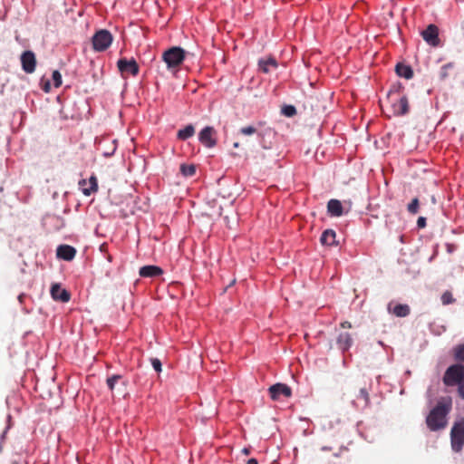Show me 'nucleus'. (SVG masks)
Instances as JSON below:
<instances>
[{
	"label": "nucleus",
	"instance_id": "f257e3e1",
	"mask_svg": "<svg viewBox=\"0 0 464 464\" xmlns=\"http://www.w3.org/2000/svg\"><path fill=\"white\" fill-rule=\"evenodd\" d=\"M450 409V401H439L427 416L426 423L428 428L432 431L444 429L447 425L446 418Z\"/></svg>",
	"mask_w": 464,
	"mask_h": 464
},
{
	"label": "nucleus",
	"instance_id": "f03ea898",
	"mask_svg": "<svg viewBox=\"0 0 464 464\" xmlns=\"http://www.w3.org/2000/svg\"><path fill=\"white\" fill-rule=\"evenodd\" d=\"M186 57V51L179 46H173L164 51L162 60L166 63L168 70L176 72Z\"/></svg>",
	"mask_w": 464,
	"mask_h": 464
},
{
	"label": "nucleus",
	"instance_id": "7ed1b4c3",
	"mask_svg": "<svg viewBox=\"0 0 464 464\" xmlns=\"http://www.w3.org/2000/svg\"><path fill=\"white\" fill-rule=\"evenodd\" d=\"M388 100L391 102L392 112L396 116H402L409 111V102L405 95L401 94L400 89L391 90L388 93Z\"/></svg>",
	"mask_w": 464,
	"mask_h": 464
},
{
	"label": "nucleus",
	"instance_id": "20e7f679",
	"mask_svg": "<svg viewBox=\"0 0 464 464\" xmlns=\"http://www.w3.org/2000/svg\"><path fill=\"white\" fill-rule=\"evenodd\" d=\"M464 379V365L456 363L450 365L444 372L442 381L448 387L456 386Z\"/></svg>",
	"mask_w": 464,
	"mask_h": 464
},
{
	"label": "nucleus",
	"instance_id": "39448f33",
	"mask_svg": "<svg viewBox=\"0 0 464 464\" xmlns=\"http://www.w3.org/2000/svg\"><path fill=\"white\" fill-rule=\"evenodd\" d=\"M451 448L454 451L459 452L464 445V419L456 421L450 431Z\"/></svg>",
	"mask_w": 464,
	"mask_h": 464
},
{
	"label": "nucleus",
	"instance_id": "423d86ee",
	"mask_svg": "<svg viewBox=\"0 0 464 464\" xmlns=\"http://www.w3.org/2000/svg\"><path fill=\"white\" fill-rule=\"evenodd\" d=\"M112 43L111 34L105 29H102L95 33L92 36V46L97 52L107 50Z\"/></svg>",
	"mask_w": 464,
	"mask_h": 464
},
{
	"label": "nucleus",
	"instance_id": "0eeeda50",
	"mask_svg": "<svg viewBox=\"0 0 464 464\" xmlns=\"http://www.w3.org/2000/svg\"><path fill=\"white\" fill-rule=\"evenodd\" d=\"M268 392L274 401H279L282 397L289 398L292 395L291 388L285 383H276L268 389Z\"/></svg>",
	"mask_w": 464,
	"mask_h": 464
},
{
	"label": "nucleus",
	"instance_id": "6e6552de",
	"mask_svg": "<svg viewBox=\"0 0 464 464\" xmlns=\"http://www.w3.org/2000/svg\"><path fill=\"white\" fill-rule=\"evenodd\" d=\"M423 40L430 45L437 47L440 44L439 28L435 24H429L425 30L421 32Z\"/></svg>",
	"mask_w": 464,
	"mask_h": 464
},
{
	"label": "nucleus",
	"instance_id": "1a4fd4ad",
	"mask_svg": "<svg viewBox=\"0 0 464 464\" xmlns=\"http://www.w3.org/2000/svg\"><path fill=\"white\" fill-rule=\"evenodd\" d=\"M117 67L122 74L130 73L133 76L138 75L140 71L139 65L133 58L130 60H127L126 58L120 59L117 62Z\"/></svg>",
	"mask_w": 464,
	"mask_h": 464
},
{
	"label": "nucleus",
	"instance_id": "9d476101",
	"mask_svg": "<svg viewBox=\"0 0 464 464\" xmlns=\"http://www.w3.org/2000/svg\"><path fill=\"white\" fill-rule=\"evenodd\" d=\"M216 130L213 127L207 126L198 134L199 141L207 148H213L217 144Z\"/></svg>",
	"mask_w": 464,
	"mask_h": 464
},
{
	"label": "nucleus",
	"instance_id": "9b49d317",
	"mask_svg": "<svg viewBox=\"0 0 464 464\" xmlns=\"http://www.w3.org/2000/svg\"><path fill=\"white\" fill-rule=\"evenodd\" d=\"M22 68L26 73H33L36 67V58L32 51H25L21 55Z\"/></svg>",
	"mask_w": 464,
	"mask_h": 464
},
{
	"label": "nucleus",
	"instance_id": "f8f14e48",
	"mask_svg": "<svg viewBox=\"0 0 464 464\" xmlns=\"http://www.w3.org/2000/svg\"><path fill=\"white\" fill-rule=\"evenodd\" d=\"M78 185L85 196H91L98 190V180L95 175H92L88 180L84 179L79 180Z\"/></svg>",
	"mask_w": 464,
	"mask_h": 464
},
{
	"label": "nucleus",
	"instance_id": "ddd939ff",
	"mask_svg": "<svg viewBox=\"0 0 464 464\" xmlns=\"http://www.w3.org/2000/svg\"><path fill=\"white\" fill-rule=\"evenodd\" d=\"M51 295L53 300L60 301L63 303L69 302L71 298L70 293L66 289L62 288L59 284H53L52 285Z\"/></svg>",
	"mask_w": 464,
	"mask_h": 464
},
{
	"label": "nucleus",
	"instance_id": "4468645a",
	"mask_svg": "<svg viewBox=\"0 0 464 464\" xmlns=\"http://www.w3.org/2000/svg\"><path fill=\"white\" fill-rule=\"evenodd\" d=\"M56 255L61 259L71 261L76 255V249L69 245H61L57 248Z\"/></svg>",
	"mask_w": 464,
	"mask_h": 464
},
{
	"label": "nucleus",
	"instance_id": "2eb2a0df",
	"mask_svg": "<svg viewBox=\"0 0 464 464\" xmlns=\"http://www.w3.org/2000/svg\"><path fill=\"white\" fill-rule=\"evenodd\" d=\"M163 274V270L157 266H144L140 268L139 275L141 277H157Z\"/></svg>",
	"mask_w": 464,
	"mask_h": 464
},
{
	"label": "nucleus",
	"instance_id": "dca6fc26",
	"mask_svg": "<svg viewBox=\"0 0 464 464\" xmlns=\"http://www.w3.org/2000/svg\"><path fill=\"white\" fill-rule=\"evenodd\" d=\"M338 348L343 351H348L353 344V338L349 333H340L336 338Z\"/></svg>",
	"mask_w": 464,
	"mask_h": 464
},
{
	"label": "nucleus",
	"instance_id": "f3484780",
	"mask_svg": "<svg viewBox=\"0 0 464 464\" xmlns=\"http://www.w3.org/2000/svg\"><path fill=\"white\" fill-rule=\"evenodd\" d=\"M336 233L333 229H326L323 232L320 241L322 245L332 246L337 245L335 240Z\"/></svg>",
	"mask_w": 464,
	"mask_h": 464
},
{
	"label": "nucleus",
	"instance_id": "a211bd4d",
	"mask_svg": "<svg viewBox=\"0 0 464 464\" xmlns=\"http://www.w3.org/2000/svg\"><path fill=\"white\" fill-rule=\"evenodd\" d=\"M277 62L275 58L269 57L267 59H261L258 62V67L261 72L264 73H268L270 72V68H277Z\"/></svg>",
	"mask_w": 464,
	"mask_h": 464
},
{
	"label": "nucleus",
	"instance_id": "6ab92c4d",
	"mask_svg": "<svg viewBox=\"0 0 464 464\" xmlns=\"http://www.w3.org/2000/svg\"><path fill=\"white\" fill-rule=\"evenodd\" d=\"M327 209L331 216L334 217H341L343 213L342 203L338 199L329 200Z\"/></svg>",
	"mask_w": 464,
	"mask_h": 464
},
{
	"label": "nucleus",
	"instance_id": "aec40b11",
	"mask_svg": "<svg viewBox=\"0 0 464 464\" xmlns=\"http://www.w3.org/2000/svg\"><path fill=\"white\" fill-rule=\"evenodd\" d=\"M395 70H396V73L400 77H403L405 79H411L413 76V71L409 65L398 63L396 65Z\"/></svg>",
	"mask_w": 464,
	"mask_h": 464
},
{
	"label": "nucleus",
	"instance_id": "412c9836",
	"mask_svg": "<svg viewBox=\"0 0 464 464\" xmlns=\"http://www.w3.org/2000/svg\"><path fill=\"white\" fill-rule=\"evenodd\" d=\"M392 312L394 315H396L398 317H405V316L409 315L411 309L408 304H396L392 308Z\"/></svg>",
	"mask_w": 464,
	"mask_h": 464
},
{
	"label": "nucleus",
	"instance_id": "4be33fe9",
	"mask_svg": "<svg viewBox=\"0 0 464 464\" xmlns=\"http://www.w3.org/2000/svg\"><path fill=\"white\" fill-rule=\"evenodd\" d=\"M195 133V129L194 127L189 124V125H187L184 129H181L178 131V139L179 140H185L190 137H192Z\"/></svg>",
	"mask_w": 464,
	"mask_h": 464
},
{
	"label": "nucleus",
	"instance_id": "5701e85b",
	"mask_svg": "<svg viewBox=\"0 0 464 464\" xmlns=\"http://www.w3.org/2000/svg\"><path fill=\"white\" fill-rule=\"evenodd\" d=\"M356 398L362 401V407H367L370 403L369 392L364 387L360 389L359 395Z\"/></svg>",
	"mask_w": 464,
	"mask_h": 464
},
{
	"label": "nucleus",
	"instance_id": "b1692460",
	"mask_svg": "<svg viewBox=\"0 0 464 464\" xmlns=\"http://www.w3.org/2000/svg\"><path fill=\"white\" fill-rule=\"evenodd\" d=\"M180 172L186 177H192L196 173V167L193 164L180 166Z\"/></svg>",
	"mask_w": 464,
	"mask_h": 464
},
{
	"label": "nucleus",
	"instance_id": "393cba45",
	"mask_svg": "<svg viewBox=\"0 0 464 464\" xmlns=\"http://www.w3.org/2000/svg\"><path fill=\"white\" fill-rule=\"evenodd\" d=\"M420 201L418 198H414L407 206V210L412 214L416 215L419 212Z\"/></svg>",
	"mask_w": 464,
	"mask_h": 464
},
{
	"label": "nucleus",
	"instance_id": "a878e982",
	"mask_svg": "<svg viewBox=\"0 0 464 464\" xmlns=\"http://www.w3.org/2000/svg\"><path fill=\"white\" fill-rule=\"evenodd\" d=\"M239 132H240V134L245 135V136H249V135H253V134H258L259 136H261V133L258 132V130L254 126L242 127L239 130Z\"/></svg>",
	"mask_w": 464,
	"mask_h": 464
},
{
	"label": "nucleus",
	"instance_id": "bb28decb",
	"mask_svg": "<svg viewBox=\"0 0 464 464\" xmlns=\"http://www.w3.org/2000/svg\"><path fill=\"white\" fill-rule=\"evenodd\" d=\"M454 357L459 362H464V344H459L454 347Z\"/></svg>",
	"mask_w": 464,
	"mask_h": 464
},
{
	"label": "nucleus",
	"instance_id": "cd10ccee",
	"mask_svg": "<svg viewBox=\"0 0 464 464\" xmlns=\"http://www.w3.org/2000/svg\"><path fill=\"white\" fill-rule=\"evenodd\" d=\"M455 302V298L450 291H445L441 295V303L444 305H448L453 304Z\"/></svg>",
	"mask_w": 464,
	"mask_h": 464
},
{
	"label": "nucleus",
	"instance_id": "c85d7f7f",
	"mask_svg": "<svg viewBox=\"0 0 464 464\" xmlns=\"http://www.w3.org/2000/svg\"><path fill=\"white\" fill-rule=\"evenodd\" d=\"M453 68H454L453 63H449L447 64H444L440 69V79L444 80V79L448 78L450 75L449 71L452 70Z\"/></svg>",
	"mask_w": 464,
	"mask_h": 464
},
{
	"label": "nucleus",
	"instance_id": "c756f323",
	"mask_svg": "<svg viewBox=\"0 0 464 464\" xmlns=\"http://www.w3.org/2000/svg\"><path fill=\"white\" fill-rule=\"evenodd\" d=\"M121 379V376L119 374L112 375L111 377L107 379V385L109 389L113 392L115 383Z\"/></svg>",
	"mask_w": 464,
	"mask_h": 464
},
{
	"label": "nucleus",
	"instance_id": "7c9ffc66",
	"mask_svg": "<svg viewBox=\"0 0 464 464\" xmlns=\"http://www.w3.org/2000/svg\"><path fill=\"white\" fill-rule=\"evenodd\" d=\"M52 79L53 82V85L55 88H58L62 85V75L59 71H53L52 74Z\"/></svg>",
	"mask_w": 464,
	"mask_h": 464
},
{
	"label": "nucleus",
	"instance_id": "2f4dec72",
	"mask_svg": "<svg viewBox=\"0 0 464 464\" xmlns=\"http://www.w3.org/2000/svg\"><path fill=\"white\" fill-rule=\"evenodd\" d=\"M283 113L287 117L295 115L296 110L293 105H286L282 110Z\"/></svg>",
	"mask_w": 464,
	"mask_h": 464
},
{
	"label": "nucleus",
	"instance_id": "473e14b6",
	"mask_svg": "<svg viewBox=\"0 0 464 464\" xmlns=\"http://www.w3.org/2000/svg\"><path fill=\"white\" fill-rule=\"evenodd\" d=\"M151 364L156 372H161V362L158 358L151 359Z\"/></svg>",
	"mask_w": 464,
	"mask_h": 464
},
{
	"label": "nucleus",
	"instance_id": "72a5a7b5",
	"mask_svg": "<svg viewBox=\"0 0 464 464\" xmlns=\"http://www.w3.org/2000/svg\"><path fill=\"white\" fill-rule=\"evenodd\" d=\"M456 386H458V393L459 396L462 399H464V379L458 383Z\"/></svg>",
	"mask_w": 464,
	"mask_h": 464
},
{
	"label": "nucleus",
	"instance_id": "f704fd0d",
	"mask_svg": "<svg viewBox=\"0 0 464 464\" xmlns=\"http://www.w3.org/2000/svg\"><path fill=\"white\" fill-rule=\"evenodd\" d=\"M417 226L419 228H423L426 227V218L423 217H420L417 220Z\"/></svg>",
	"mask_w": 464,
	"mask_h": 464
},
{
	"label": "nucleus",
	"instance_id": "c9c22d12",
	"mask_svg": "<svg viewBox=\"0 0 464 464\" xmlns=\"http://www.w3.org/2000/svg\"><path fill=\"white\" fill-rule=\"evenodd\" d=\"M341 327L345 329V328H351L352 327V324L350 322L348 321H344L343 323H341Z\"/></svg>",
	"mask_w": 464,
	"mask_h": 464
},
{
	"label": "nucleus",
	"instance_id": "e433bc0d",
	"mask_svg": "<svg viewBox=\"0 0 464 464\" xmlns=\"http://www.w3.org/2000/svg\"><path fill=\"white\" fill-rule=\"evenodd\" d=\"M246 464H258V461L256 459L252 458L247 460Z\"/></svg>",
	"mask_w": 464,
	"mask_h": 464
},
{
	"label": "nucleus",
	"instance_id": "4c0bfd02",
	"mask_svg": "<svg viewBox=\"0 0 464 464\" xmlns=\"http://www.w3.org/2000/svg\"><path fill=\"white\" fill-rule=\"evenodd\" d=\"M242 452L245 454V455H248L249 454V450L247 449H243Z\"/></svg>",
	"mask_w": 464,
	"mask_h": 464
},
{
	"label": "nucleus",
	"instance_id": "58836bf2",
	"mask_svg": "<svg viewBox=\"0 0 464 464\" xmlns=\"http://www.w3.org/2000/svg\"><path fill=\"white\" fill-rule=\"evenodd\" d=\"M233 146H234V148H238V147H239V142H235V143L233 144Z\"/></svg>",
	"mask_w": 464,
	"mask_h": 464
}]
</instances>
